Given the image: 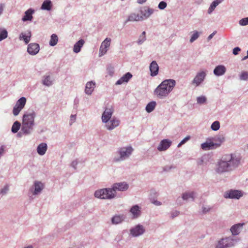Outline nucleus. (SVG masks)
<instances>
[{
    "mask_svg": "<svg viewBox=\"0 0 248 248\" xmlns=\"http://www.w3.org/2000/svg\"><path fill=\"white\" fill-rule=\"evenodd\" d=\"M197 100L198 103L203 104L205 102V101L206 100V98H205V97L202 96L198 97L197 98Z\"/></svg>",
    "mask_w": 248,
    "mask_h": 248,
    "instance_id": "nucleus-43",
    "label": "nucleus"
},
{
    "mask_svg": "<svg viewBox=\"0 0 248 248\" xmlns=\"http://www.w3.org/2000/svg\"><path fill=\"white\" fill-rule=\"evenodd\" d=\"M39 45L37 43H31L28 45L27 51L31 55H35L39 52Z\"/></svg>",
    "mask_w": 248,
    "mask_h": 248,
    "instance_id": "nucleus-15",
    "label": "nucleus"
},
{
    "mask_svg": "<svg viewBox=\"0 0 248 248\" xmlns=\"http://www.w3.org/2000/svg\"><path fill=\"white\" fill-rule=\"evenodd\" d=\"M147 0H138V2L140 4H142L146 2Z\"/></svg>",
    "mask_w": 248,
    "mask_h": 248,
    "instance_id": "nucleus-54",
    "label": "nucleus"
},
{
    "mask_svg": "<svg viewBox=\"0 0 248 248\" xmlns=\"http://www.w3.org/2000/svg\"><path fill=\"white\" fill-rule=\"evenodd\" d=\"M111 39L107 38L101 44L99 49V56L104 55L107 52L110 45Z\"/></svg>",
    "mask_w": 248,
    "mask_h": 248,
    "instance_id": "nucleus-7",
    "label": "nucleus"
},
{
    "mask_svg": "<svg viewBox=\"0 0 248 248\" xmlns=\"http://www.w3.org/2000/svg\"><path fill=\"white\" fill-rule=\"evenodd\" d=\"M75 164V162H73L72 165H74Z\"/></svg>",
    "mask_w": 248,
    "mask_h": 248,
    "instance_id": "nucleus-61",
    "label": "nucleus"
},
{
    "mask_svg": "<svg viewBox=\"0 0 248 248\" xmlns=\"http://www.w3.org/2000/svg\"><path fill=\"white\" fill-rule=\"evenodd\" d=\"M241 49L239 47H236L233 49V54L235 55L238 54V52L240 51Z\"/></svg>",
    "mask_w": 248,
    "mask_h": 248,
    "instance_id": "nucleus-48",
    "label": "nucleus"
},
{
    "mask_svg": "<svg viewBox=\"0 0 248 248\" xmlns=\"http://www.w3.org/2000/svg\"><path fill=\"white\" fill-rule=\"evenodd\" d=\"M225 72L226 68L223 65H218L217 66L214 70V74L217 76L223 75Z\"/></svg>",
    "mask_w": 248,
    "mask_h": 248,
    "instance_id": "nucleus-19",
    "label": "nucleus"
},
{
    "mask_svg": "<svg viewBox=\"0 0 248 248\" xmlns=\"http://www.w3.org/2000/svg\"><path fill=\"white\" fill-rule=\"evenodd\" d=\"M95 84L93 81L88 82L86 83L85 92L88 94H91L95 88Z\"/></svg>",
    "mask_w": 248,
    "mask_h": 248,
    "instance_id": "nucleus-18",
    "label": "nucleus"
},
{
    "mask_svg": "<svg viewBox=\"0 0 248 248\" xmlns=\"http://www.w3.org/2000/svg\"><path fill=\"white\" fill-rule=\"evenodd\" d=\"M216 33V31H214V32H213L212 34H211L208 37V40H210V39H211L214 36V35Z\"/></svg>",
    "mask_w": 248,
    "mask_h": 248,
    "instance_id": "nucleus-52",
    "label": "nucleus"
},
{
    "mask_svg": "<svg viewBox=\"0 0 248 248\" xmlns=\"http://www.w3.org/2000/svg\"><path fill=\"white\" fill-rule=\"evenodd\" d=\"M156 102L155 101H152L148 103L146 107V110L147 112L150 113L154 110Z\"/></svg>",
    "mask_w": 248,
    "mask_h": 248,
    "instance_id": "nucleus-31",
    "label": "nucleus"
},
{
    "mask_svg": "<svg viewBox=\"0 0 248 248\" xmlns=\"http://www.w3.org/2000/svg\"><path fill=\"white\" fill-rule=\"evenodd\" d=\"M172 142L169 140L165 139L161 141L157 147L159 151H164L167 150L171 145Z\"/></svg>",
    "mask_w": 248,
    "mask_h": 248,
    "instance_id": "nucleus-10",
    "label": "nucleus"
},
{
    "mask_svg": "<svg viewBox=\"0 0 248 248\" xmlns=\"http://www.w3.org/2000/svg\"><path fill=\"white\" fill-rule=\"evenodd\" d=\"M153 12V10L151 9H148L147 17L149 16Z\"/></svg>",
    "mask_w": 248,
    "mask_h": 248,
    "instance_id": "nucleus-50",
    "label": "nucleus"
},
{
    "mask_svg": "<svg viewBox=\"0 0 248 248\" xmlns=\"http://www.w3.org/2000/svg\"><path fill=\"white\" fill-rule=\"evenodd\" d=\"M124 219L123 216H115L112 218L111 221L113 224H118L121 223Z\"/></svg>",
    "mask_w": 248,
    "mask_h": 248,
    "instance_id": "nucleus-33",
    "label": "nucleus"
},
{
    "mask_svg": "<svg viewBox=\"0 0 248 248\" xmlns=\"http://www.w3.org/2000/svg\"><path fill=\"white\" fill-rule=\"evenodd\" d=\"M243 194L241 191L239 190H231L226 192L224 194V197L226 198H229L232 199H239L242 197Z\"/></svg>",
    "mask_w": 248,
    "mask_h": 248,
    "instance_id": "nucleus-9",
    "label": "nucleus"
},
{
    "mask_svg": "<svg viewBox=\"0 0 248 248\" xmlns=\"http://www.w3.org/2000/svg\"><path fill=\"white\" fill-rule=\"evenodd\" d=\"M35 115V113L34 111L23 115L22 131L24 133L29 134L31 130L32 129Z\"/></svg>",
    "mask_w": 248,
    "mask_h": 248,
    "instance_id": "nucleus-3",
    "label": "nucleus"
},
{
    "mask_svg": "<svg viewBox=\"0 0 248 248\" xmlns=\"http://www.w3.org/2000/svg\"><path fill=\"white\" fill-rule=\"evenodd\" d=\"M211 128L213 130L217 131L220 127V123L218 121L214 122L211 125Z\"/></svg>",
    "mask_w": 248,
    "mask_h": 248,
    "instance_id": "nucleus-38",
    "label": "nucleus"
},
{
    "mask_svg": "<svg viewBox=\"0 0 248 248\" xmlns=\"http://www.w3.org/2000/svg\"><path fill=\"white\" fill-rule=\"evenodd\" d=\"M239 24L241 26H246L248 24V17L242 18L239 21Z\"/></svg>",
    "mask_w": 248,
    "mask_h": 248,
    "instance_id": "nucleus-41",
    "label": "nucleus"
},
{
    "mask_svg": "<svg viewBox=\"0 0 248 248\" xmlns=\"http://www.w3.org/2000/svg\"><path fill=\"white\" fill-rule=\"evenodd\" d=\"M215 144L211 141H206L201 145V147L203 150H206L211 149L214 146Z\"/></svg>",
    "mask_w": 248,
    "mask_h": 248,
    "instance_id": "nucleus-32",
    "label": "nucleus"
},
{
    "mask_svg": "<svg viewBox=\"0 0 248 248\" xmlns=\"http://www.w3.org/2000/svg\"><path fill=\"white\" fill-rule=\"evenodd\" d=\"M76 115H71V116L70 117V124H73L76 121Z\"/></svg>",
    "mask_w": 248,
    "mask_h": 248,
    "instance_id": "nucleus-49",
    "label": "nucleus"
},
{
    "mask_svg": "<svg viewBox=\"0 0 248 248\" xmlns=\"http://www.w3.org/2000/svg\"><path fill=\"white\" fill-rule=\"evenodd\" d=\"M199 33L198 31H195L192 35L190 40V42H194L195 40H196L199 37Z\"/></svg>",
    "mask_w": 248,
    "mask_h": 248,
    "instance_id": "nucleus-44",
    "label": "nucleus"
},
{
    "mask_svg": "<svg viewBox=\"0 0 248 248\" xmlns=\"http://www.w3.org/2000/svg\"><path fill=\"white\" fill-rule=\"evenodd\" d=\"M31 37V32L30 31L28 32L27 34H25L23 33H21L20 34L19 38L20 39H23L25 44H27L30 41Z\"/></svg>",
    "mask_w": 248,
    "mask_h": 248,
    "instance_id": "nucleus-28",
    "label": "nucleus"
},
{
    "mask_svg": "<svg viewBox=\"0 0 248 248\" xmlns=\"http://www.w3.org/2000/svg\"><path fill=\"white\" fill-rule=\"evenodd\" d=\"M26 102V99L24 97L20 98L16 103L13 110V114L17 116L20 111L23 108Z\"/></svg>",
    "mask_w": 248,
    "mask_h": 248,
    "instance_id": "nucleus-6",
    "label": "nucleus"
},
{
    "mask_svg": "<svg viewBox=\"0 0 248 248\" xmlns=\"http://www.w3.org/2000/svg\"><path fill=\"white\" fill-rule=\"evenodd\" d=\"M34 11L31 9H29L25 12V15L23 17L22 20L23 21H31L32 18V13Z\"/></svg>",
    "mask_w": 248,
    "mask_h": 248,
    "instance_id": "nucleus-24",
    "label": "nucleus"
},
{
    "mask_svg": "<svg viewBox=\"0 0 248 248\" xmlns=\"http://www.w3.org/2000/svg\"><path fill=\"white\" fill-rule=\"evenodd\" d=\"M47 147L46 143H42L40 144L37 149V153L40 155H44L47 150Z\"/></svg>",
    "mask_w": 248,
    "mask_h": 248,
    "instance_id": "nucleus-22",
    "label": "nucleus"
},
{
    "mask_svg": "<svg viewBox=\"0 0 248 248\" xmlns=\"http://www.w3.org/2000/svg\"><path fill=\"white\" fill-rule=\"evenodd\" d=\"M113 112L112 106H110L109 108H106L102 115V120L103 123L107 122L110 120Z\"/></svg>",
    "mask_w": 248,
    "mask_h": 248,
    "instance_id": "nucleus-8",
    "label": "nucleus"
},
{
    "mask_svg": "<svg viewBox=\"0 0 248 248\" xmlns=\"http://www.w3.org/2000/svg\"><path fill=\"white\" fill-rule=\"evenodd\" d=\"M144 232V229L141 225H137L135 228L131 229V234L134 236H137L142 234Z\"/></svg>",
    "mask_w": 248,
    "mask_h": 248,
    "instance_id": "nucleus-16",
    "label": "nucleus"
},
{
    "mask_svg": "<svg viewBox=\"0 0 248 248\" xmlns=\"http://www.w3.org/2000/svg\"><path fill=\"white\" fill-rule=\"evenodd\" d=\"M174 79H166L162 81L154 91V94L159 98H163L168 95L175 85Z\"/></svg>",
    "mask_w": 248,
    "mask_h": 248,
    "instance_id": "nucleus-2",
    "label": "nucleus"
},
{
    "mask_svg": "<svg viewBox=\"0 0 248 248\" xmlns=\"http://www.w3.org/2000/svg\"><path fill=\"white\" fill-rule=\"evenodd\" d=\"M175 214H172V217L173 218L174 217H176L177 216H178L179 213L177 212V211H176L175 213Z\"/></svg>",
    "mask_w": 248,
    "mask_h": 248,
    "instance_id": "nucleus-57",
    "label": "nucleus"
},
{
    "mask_svg": "<svg viewBox=\"0 0 248 248\" xmlns=\"http://www.w3.org/2000/svg\"><path fill=\"white\" fill-rule=\"evenodd\" d=\"M159 67L155 61H153L150 65V70L151 71V75L153 77L157 75L158 72Z\"/></svg>",
    "mask_w": 248,
    "mask_h": 248,
    "instance_id": "nucleus-17",
    "label": "nucleus"
},
{
    "mask_svg": "<svg viewBox=\"0 0 248 248\" xmlns=\"http://www.w3.org/2000/svg\"><path fill=\"white\" fill-rule=\"evenodd\" d=\"M190 139V137L189 136H186L178 144L177 147H181L183 144H185L186 141H187Z\"/></svg>",
    "mask_w": 248,
    "mask_h": 248,
    "instance_id": "nucleus-42",
    "label": "nucleus"
},
{
    "mask_svg": "<svg viewBox=\"0 0 248 248\" xmlns=\"http://www.w3.org/2000/svg\"><path fill=\"white\" fill-rule=\"evenodd\" d=\"M132 151L133 149L131 147L121 148L120 150V155L121 159L123 160L128 157L129 155H131Z\"/></svg>",
    "mask_w": 248,
    "mask_h": 248,
    "instance_id": "nucleus-12",
    "label": "nucleus"
},
{
    "mask_svg": "<svg viewBox=\"0 0 248 248\" xmlns=\"http://www.w3.org/2000/svg\"><path fill=\"white\" fill-rule=\"evenodd\" d=\"M25 248H33V247L31 246H29Z\"/></svg>",
    "mask_w": 248,
    "mask_h": 248,
    "instance_id": "nucleus-59",
    "label": "nucleus"
},
{
    "mask_svg": "<svg viewBox=\"0 0 248 248\" xmlns=\"http://www.w3.org/2000/svg\"><path fill=\"white\" fill-rule=\"evenodd\" d=\"M209 210H210V208L209 207H208V208L203 207V209H202V212L203 213H206L207 212H208Z\"/></svg>",
    "mask_w": 248,
    "mask_h": 248,
    "instance_id": "nucleus-51",
    "label": "nucleus"
},
{
    "mask_svg": "<svg viewBox=\"0 0 248 248\" xmlns=\"http://www.w3.org/2000/svg\"><path fill=\"white\" fill-rule=\"evenodd\" d=\"M9 188L7 186H6L4 187L3 189H1L0 191V193L2 195H4L6 193V192L8 191Z\"/></svg>",
    "mask_w": 248,
    "mask_h": 248,
    "instance_id": "nucleus-47",
    "label": "nucleus"
},
{
    "mask_svg": "<svg viewBox=\"0 0 248 248\" xmlns=\"http://www.w3.org/2000/svg\"><path fill=\"white\" fill-rule=\"evenodd\" d=\"M212 3L217 6L220 3V1H217L214 0L212 2Z\"/></svg>",
    "mask_w": 248,
    "mask_h": 248,
    "instance_id": "nucleus-55",
    "label": "nucleus"
},
{
    "mask_svg": "<svg viewBox=\"0 0 248 248\" xmlns=\"http://www.w3.org/2000/svg\"><path fill=\"white\" fill-rule=\"evenodd\" d=\"M215 1H220V3L222 1H223V0H215Z\"/></svg>",
    "mask_w": 248,
    "mask_h": 248,
    "instance_id": "nucleus-60",
    "label": "nucleus"
},
{
    "mask_svg": "<svg viewBox=\"0 0 248 248\" xmlns=\"http://www.w3.org/2000/svg\"><path fill=\"white\" fill-rule=\"evenodd\" d=\"M132 75L129 72L124 75L116 82V84L120 85L124 82H127L132 78Z\"/></svg>",
    "mask_w": 248,
    "mask_h": 248,
    "instance_id": "nucleus-20",
    "label": "nucleus"
},
{
    "mask_svg": "<svg viewBox=\"0 0 248 248\" xmlns=\"http://www.w3.org/2000/svg\"><path fill=\"white\" fill-rule=\"evenodd\" d=\"M236 241L232 237L223 238L218 242L217 248H226L231 247L235 245Z\"/></svg>",
    "mask_w": 248,
    "mask_h": 248,
    "instance_id": "nucleus-5",
    "label": "nucleus"
},
{
    "mask_svg": "<svg viewBox=\"0 0 248 248\" xmlns=\"http://www.w3.org/2000/svg\"><path fill=\"white\" fill-rule=\"evenodd\" d=\"M128 188V185L125 182L118 183L113 184L112 189L116 193V190L125 191Z\"/></svg>",
    "mask_w": 248,
    "mask_h": 248,
    "instance_id": "nucleus-13",
    "label": "nucleus"
},
{
    "mask_svg": "<svg viewBox=\"0 0 248 248\" xmlns=\"http://www.w3.org/2000/svg\"><path fill=\"white\" fill-rule=\"evenodd\" d=\"M106 124V126L107 129L111 130L117 127L119 125L120 121L116 118H112L111 120H109L107 122H104Z\"/></svg>",
    "mask_w": 248,
    "mask_h": 248,
    "instance_id": "nucleus-14",
    "label": "nucleus"
},
{
    "mask_svg": "<svg viewBox=\"0 0 248 248\" xmlns=\"http://www.w3.org/2000/svg\"><path fill=\"white\" fill-rule=\"evenodd\" d=\"M84 43L85 42L83 39H80L77 43H76L74 46V52L77 53L79 52L80 51V49L83 46Z\"/></svg>",
    "mask_w": 248,
    "mask_h": 248,
    "instance_id": "nucleus-23",
    "label": "nucleus"
},
{
    "mask_svg": "<svg viewBox=\"0 0 248 248\" xmlns=\"http://www.w3.org/2000/svg\"><path fill=\"white\" fill-rule=\"evenodd\" d=\"M240 159L232 154L226 155L218 163L217 172L222 173L232 170L238 166Z\"/></svg>",
    "mask_w": 248,
    "mask_h": 248,
    "instance_id": "nucleus-1",
    "label": "nucleus"
},
{
    "mask_svg": "<svg viewBox=\"0 0 248 248\" xmlns=\"http://www.w3.org/2000/svg\"><path fill=\"white\" fill-rule=\"evenodd\" d=\"M34 186L35 188L33 194L34 195L38 194L44 188V185L40 182L35 181L34 183Z\"/></svg>",
    "mask_w": 248,
    "mask_h": 248,
    "instance_id": "nucleus-21",
    "label": "nucleus"
},
{
    "mask_svg": "<svg viewBox=\"0 0 248 248\" xmlns=\"http://www.w3.org/2000/svg\"><path fill=\"white\" fill-rule=\"evenodd\" d=\"M194 193L192 192H186L183 194L182 198L183 200H186L190 198L194 199Z\"/></svg>",
    "mask_w": 248,
    "mask_h": 248,
    "instance_id": "nucleus-36",
    "label": "nucleus"
},
{
    "mask_svg": "<svg viewBox=\"0 0 248 248\" xmlns=\"http://www.w3.org/2000/svg\"><path fill=\"white\" fill-rule=\"evenodd\" d=\"M153 203L154 204L156 205H161L160 202H158L157 201H155L153 202Z\"/></svg>",
    "mask_w": 248,
    "mask_h": 248,
    "instance_id": "nucleus-53",
    "label": "nucleus"
},
{
    "mask_svg": "<svg viewBox=\"0 0 248 248\" xmlns=\"http://www.w3.org/2000/svg\"><path fill=\"white\" fill-rule=\"evenodd\" d=\"M130 212L135 218L138 217L140 214L139 206L138 205L133 206L130 209Z\"/></svg>",
    "mask_w": 248,
    "mask_h": 248,
    "instance_id": "nucleus-26",
    "label": "nucleus"
},
{
    "mask_svg": "<svg viewBox=\"0 0 248 248\" xmlns=\"http://www.w3.org/2000/svg\"><path fill=\"white\" fill-rule=\"evenodd\" d=\"M217 6L216 5H215L214 4H213L212 3H211L209 9H208V13L209 14H210L215 9V8Z\"/></svg>",
    "mask_w": 248,
    "mask_h": 248,
    "instance_id": "nucleus-46",
    "label": "nucleus"
},
{
    "mask_svg": "<svg viewBox=\"0 0 248 248\" xmlns=\"http://www.w3.org/2000/svg\"><path fill=\"white\" fill-rule=\"evenodd\" d=\"M166 6L167 3L164 1L160 2L158 5V8L161 10L164 9L166 7Z\"/></svg>",
    "mask_w": 248,
    "mask_h": 248,
    "instance_id": "nucleus-45",
    "label": "nucleus"
},
{
    "mask_svg": "<svg viewBox=\"0 0 248 248\" xmlns=\"http://www.w3.org/2000/svg\"><path fill=\"white\" fill-rule=\"evenodd\" d=\"M116 194L112 188H103L96 190L94 193V196L102 199H111L115 197Z\"/></svg>",
    "mask_w": 248,
    "mask_h": 248,
    "instance_id": "nucleus-4",
    "label": "nucleus"
},
{
    "mask_svg": "<svg viewBox=\"0 0 248 248\" xmlns=\"http://www.w3.org/2000/svg\"><path fill=\"white\" fill-rule=\"evenodd\" d=\"M240 78L241 80H247L248 79V72H242L240 76Z\"/></svg>",
    "mask_w": 248,
    "mask_h": 248,
    "instance_id": "nucleus-40",
    "label": "nucleus"
},
{
    "mask_svg": "<svg viewBox=\"0 0 248 248\" xmlns=\"http://www.w3.org/2000/svg\"><path fill=\"white\" fill-rule=\"evenodd\" d=\"M52 6L51 1L50 0H46L43 3L41 6V9L49 11L51 9Z\"/></svg>",
    "mask_w": 248,
    "mask_h": 248,
    "instance_id": "nucleus-29",
    "label": "nucleus"
},
{
    "mask_svg": "<svg viewBox=\"0 0 248 248\" xmlns=\"http://www.w3.org/2000/svg\"><path fill=\"white\" fill-rule=\"evenodd\" d=\"M3 8V5L1 4H0V15L2 13Z\"/></svg>",
    "mask_w": 248,
    "mask_h": 248,
    "instance_id": "nucleus-56",
    "label": "nucleus"
},
{
    "mask_svg": "<svg viewBox=\"0 0 248 248\" xmlns=\"http://www.w3.org/2000/svg\"><path fill=\"white\" fill-rule=\"evenodd\" d=\"M243 224H237L233 225L230 230L233 235H237L240 232V228L243 225Z\"/></svg>",
    "mask_w": 248,
    "mask_h": 248,
    "instance_id": "nucleus-25",
    "label": "nucleus"
},
{
    "mask_svg": "<svg viewBox=\"0 0 248 248\" xmlns=\"http://www.w3.org/2000/svg\"><path fill=\"white\" fill-rule=\"evenodd\" d=\"M146 32L145 31H143L142 34L140 35L139 40H138V43L139 44H141L143 43L145 40H146V36H145Z\"/></svg>",
    "mask_w": 248,
    "mask_h": 248,
    "instance_id": "nucleus-39",
    "label": "nucleus"
},
{
    "mask_svg": "<svg viewBox=\"0 0 248 248\" xmlns=\"http://www.w3.org/2000/svg\"><path fill=\"white\" fill-rule=\"evenodd\" d=\"M42 80L43 84L46 86H50L53 84V80L50 76H44Z\"/></svg>",
    "mask_w": 248,
    "mask_h": 248,
    "instance_id": "nucleus-30",
    "label": "nucleus"
},
{
    "mask_svg": "<svg viewBox=\"0 0 248 248\" xmlns=\"http://www.w3.org/2000/svg\"><path fill=\"white\" fill-rule=\"evenodd\" d=\"M219 140H220L221 142H222V141H224V138L223 137L220 138H219Z\"/></svg>",
    "mask_w": 248,
    "mask_h": 248,
    "instance_id": "nucleus-58",
    "label": "nucleus"
},
{
    "mask_svg": "<svg viewBox=\"0 0 248 248\" xmlns=\"http://www.w3.org/2000/svg\"><path fill=\"white\" fill-rule=\"evenodd\" d=\"M7 37V31L4 29H0V41H1Z\"/></svg>",
    "mask_w": 248,
    "mask_h": 248,
    "instance_id": "nucleus-37",
    "label": "nucleus"
},
{
    "mask_svg": "<svg viewBox=\"0 0 248 248\" xmlns=\"http://www.w3.org/2000/svg\"><path fill=\"white\" fill-rule=\"evenodd\" d=\"M58 41V38L57 35L55 34H53L51 36L50 40L49 41V45L51 46H54L57 44Z\"/></svg>",
    "mask_w": 248,
    "mask_h": 248,
    "instance_id": "nucleus-34",
    "label": "nucleus"
},
{
    "mask_svg": "<svg viewBox=\"0 0 248 248\" xmlns=\"http://www.w3.org/2000/svg\"><path fill=\"white\" fill-rule=\"evenodd\" d=\"M20 125V123L17 121L15 122L12 125V131L14 133H16L19 129Z\"/></svg>",
    "mask_w": 248,
    "mask_h": 248,
    "instance_id": "nucleus-35",
    "label": "nucleus"
},
{
    "mask_svg": "<svg viewBox=\"0 0 248 248\" xmlns=\"http://www.w3.org/2000/svg\"><path fill=\"white\" fill-rule=\"evenodd\" d=\"M142 19V17L136 14H131L126 20L127 21H137Z\"/></svg>",
    "mask_w": 248,
    "mask_h": 248,
    "instance_id": "nucleus-27",
    "label": "nucleus"
},
{
    "mask_svg": "<svg viewBox=\"0 0 248 248\" xmlns=\"http://www.w3.org/2000/svg\"><path fill=\"white\" fill-rule=\"evenodd\" d=\"M205 76L206 74L203 71L198 73L193 80L192 84L196 86H199L203 81Z\"/></svg>",
    "mask_w": 248,
    "mask_h": 248,
    "instance_id": "nucleus-11",
    "label": "nucleus"
}]
</instances>
